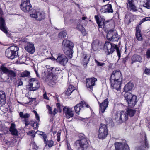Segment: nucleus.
<instances>
[{"label":"nucleus","mask_w":150,"mask_h":150,"mask_svg":"<svg viewBox=\"0 0 150 150\" xmlns=\"http://www.w3.org/2000/svg\"><path fill=\"white\" fill-rule=\"evenodd\" d=\"M10 131L11 132V134L13 135H17L18 131L15 128V125L14 123H11L10 128Z\"/></svg>","instance_id":"473e14b6"},{"label":"nucleus","mask_w":150,"mask_h":150,"mask_svg":"<svg viewBox=\"0 0 150 150\" xmlns=\"http://www.w3.org/2000/svg\"><path fill=\"white\" fill-rule=\"evenodd\" d=\"M108 99H105L102 103L100 104V112L103 113L106 108L108 107Z\"/></svg>","instance_id":"5701e85b"},{"label":"nucleus","mask_w":150,"mask_h":150,"mask_svg":"<svg viewBox=\"0 0 150 150\" xmlns=\"http://www.w3.org/2000/svg\"><path fill=\"white\" fill-rule=\"evenodd\" d=\"M24 48L30 54H33L35 51L34 45L29 42H25Z\"/></svg>","instance_id":"a211bd4d"},{"label":"nucleus","mask_w":150,"mask_h":150,"mask_svg":"<svg viewBox=\"0 0 150 150\" xmlns=\"http://www.w3.org/2000/svg\"><path fill=\"white\" fill-rule=\"evenodd\" d=\"M69 86H71L72 87V88L70 89V90H71V91L73 92L74 90L76 89V88L74 87V86L72 85H70Z\"/></svg>","instance_id":"13d9d810"},{"label":"nucleus","mask_w":150,"mask_h":150,"mask_svg":"<svg viewBox=\"0 0 150 150\" xmlns=\"http://www.w3.org/2000/svg\"><path fill=\"white\" fill-rule=\"evenodd\" d=\"M43 98L44 99H45L47 100H49V98L47 97V95L46 92L45 91V93L43 95Z\"/></svg>","instance_id":"6e6d98bb"},{"label":"nucleus","mask_w":150,"mask_h":150,"mask_svg":"<svg viewBox=\"0 0 150 150\" xmlns=\"http://www.w3.org/2000/svg\"><path fill=\"white\" fill-rule=\"evenodd\" d=\"M10 70L4 65H1L0 67V70L3 73L6 74Z\"/></svg>","instance_id":"e433bc0d"},{"label":"nucleus","mask_w":150,"mask_h":150,"mask_svg":"<svg viewBox=\"0 0 150 150\" xmlns=\"http://www.w3.org/2000/svg\"><path fill=\"white\" fill-rule=\"evenodd\" d=\"M95 62L96 64V65L100 67H103L105 65V63H101L97 61L96 59L95 60Z\"/></svg>","instance_id":"a18cd8bd"},{"label":"nucleus","mask_w":150,"mask_h":150,"mask_svg":"<svg viewBox=\"0 0 150 150\" xmlns=\"http://www.w3.org/2000/svg\"><path fill=\"white\" fill-rule=\"evenodd\" d=\"M63 112L66 117L67 119L72 117L74 116L72 108L69 107L67 106L64 107L63 108Z\"/></svg>","instance_id":"dca6fc26"},{"label":"nucleus","mask_w":150,"mask_h":150,"mask_svg":"<svg viewBox=\"0 0 150 150\" xmlns=\"http://www.w3.org/2000/svg\"><path fill=\"white\" fill-rule=\"evenodd\" d=\"M54 59L56 60L57 62L64 66L68 61V59L65 55L60 54H58L57 59L54 58Z\"/></svg>","instance_id":"ddd939ff"},{"label":"nucleus","mask_w":150,"mask_h":150,"mask_svg":"<svg viewBox=\"0 0 150 150\" xmlns=\"http://www.w3.org/2000/svg\"><path fill=\"white\" fill-rule=\"evenodd\" d=\"M134 1L132 0H128V2L127 4V7L130 10L133 11H137V8L134 4Z\"/></svg>","instance_id":"cd10ccee"},{"label":"nucleus","mask_w":150,"mask_h":150,"mask_svg":"<svg viewBox=\"0 0 150 150\" xmlns=\"http://www.w3.org/2000/svg\"><path fill=\"white\" fill-rule=\"evenodd\" d=\"M75 145L78 147V150H86L89 146L88 140L85 138L77 140Z\"/></svg>","instance_id":"423d86ee"},{"label":"nucleus","mask_w":150,"mask_h":150,"mask_svg":"<svg viewBox=\"0 0 150 150\" xmlns=\"http://www.w3.org/2000/svg\"><path fill=\"white\" fill-rule=\"evenodd\" d=\"M64 53L70 59L72 57L73 51L72 48L65 49L64 50Z\"/></svg>","instance_id":"2f4dec72"},{"label":"nucleus","mask_w":150,"mask_h":150,"mask_svg":"<svg viewBox=\"0 0 150 150\" xmlns=\"http://www.w3.org/2000/svg\"><path fill=\"white\" fill-rule=\"evenodd\" d=\"M0 29L5 33H8L7 28L5 23V20L2 17H0Z\"/></svg>","instance_id":"4be33fe9"},{"label":"nucleus","mask_w":150,"mask_h":150,"mask_svg":"<svg viewBox=\"0 0 150 150\" xmlns=\"http://www.w3.org/2000/svg\"><path fill=\"white\" fill-rule=\"evenodd\" d=\"M62 46L64 49H65L73 48V43L71 41L67 40H64L62 43Z\"/></svg>","instance_id":"393cba45"},{"label":"nucleus","mask_w":150,"mask_h":150,"mask_svg":"<svg viewBox=\"0 0 150 150\" xmlns=\"http://www.w3.org/2000/svg\"><path fill=\"white\" fill-rule=\"evenodd\" d=\"M102 12L103 13H112L113 10L110 4L105 5L102 6Z\"/></svg>","instance_id":"b1692460"},{"label":"nucleus","mask_w":150,"mask_h":150,"mask_svg":"<svg viewBox=\"0 0 150 150\" xmlns=\"http://www.w3.org/2000/svg\"><path fill=\"white\" fill-rule=\"evenodd\" d=\"M104 47L105 52L108 55L112 54L116 50L119 59H120L121 57V52L116 45L112 44L108 41H106L104 45Z\"/></svg>","instance_id":"f257e3e1"},{"label":"nucleus","mask_w":150,"mask_h":150,"mask_svg":"<svg viewBox=\"0 0 150 150\" xmlns=\"http://www.w3.org/2000/svg\"><path fill=\"white\" fill-rule=\"evenodd\" d=\"M111 85L113 88H114L116 90H118L120 89L121 85L122 82L118 81H111Z\"/></svg>","instance_id":"bb28decb"},{"label":"nucleus","mask_w":150,"mask_h":150,"mask_svg":"<svg viewBox=\"0 0 150 150\" xmlns=\"http://www.w3.org/2000/svg\"><path fill=\"white\" fill-rule=\"evenodd\" d=\"M2 14V11L1 8L0 7V16Z\"/></svg>","instance_id":"69168bd1"},{"label":"nucleus","mask_w":150,"mask_h":150,"mask_svg":"<svg viewBox=\"0 0 150 150\" xmlns=\"http://www.w3.org/2000/svg\"><path fill=\"white\" fill-rule=\"evenodd\" d=\"M77 28L81 31L82 33L84 35L86 34V33L85 30L84 29L83 27L80 24L78 25L77 26Z\"/></svg>","instance_id":"58836bf2"},{"label":"nucleus","mask_w":150,"mask_h":150,"mask_svg":"<svg viewBox=\"0 0 150 150\" xmlns=\"http://www.w3.org/2000/svg\"><path fill=\"white\" fill-rule=\"evenodd\" d=\"M55 70L56 71H62V70H61L60 69H59L58 68H56L55 69Z\"/></svg>","instance_id":"e2e57ef3"},{"label":"nucleus","mask_w":150,"mask_h":150,"mask_svg":"<svg viewBox=\"0 0 150 150\" xmlns=\"http://www.w3.org/2000/svg\"><path fill=\"white\" fill-rule=\"evenodd\" d=\"M28 82V89L29 91H35L38 89L40 87L39 81L35 78L30 79Z\"/></svg>","instance_id":"39448f33"},{"label":"nucleus","mask_w":150,"mask_h":150,"mask_svg":"<svg viewBox=\"0 0 150 150\" xmlns=\"http://www.w3.org/2000/svg\"><path fill=\"white\" fill-rule=\"evenodd\" d=\"M85 107L88 108L89 107V106L84 101H82L79 103L77 104L74 107L75 112L77 114L79 115V114L80 111L83 108Z\"/></svg>","instance_id":"9b49d317"},{"label":"nucleus","mask_w":150,"mask_h":150,"mask_svg":"<svg viewBox=\"0 0 150 150\" xmlns=\"http://www.w3.org/2000/svg\"><path fill=\"white\" fill-rule=\"evenodd\" d=\"M126 113L130 117H133L135 114L136 110L132 109H129L127 110Z\"/></svg>","instance_id":"c9c22d12"},{"label":"nucleus","mask_w":150,"mask_h":150,"mask_svg":"<svg viewBox=\"0 0 150 150\" xmlns=\"http://www.w3.org/2000/svg\"><path fill=\"white\" fill-rule=\"evenodd\" d=\"M95 18L99 27L102 28L103 25H105L106 22H105V19L103 18H99L98 15H95Z\"/></svg>","instance_id":"a878e982"},{"label":"nucleus","mask_w":150,"mask_h":150,"mask_svg":"<svg viewBox=\"0 0 150 150\" xmlns=\"http://www.w3.org/2000/svg\"><path fill=\"white\" fill-rule=\"evenodd\" d=\"M101 44L98 40H95L93 41L92 43V48L95 51H98L101 48Z\"/></svg>","instance_id":"aec40b11"},{"label":"nucleus","mask_w":150,"mask_h":150,"mask_svg":"<svg viewBox=\"0 0 150 150\" xmlns=\"http://www.w3.org/2000/svg\"><path fill=\"white\" fill-rule=\"evenodd\" d=\"M115 150H129L128 145L124 142H116L115 143Z\"/></svg>","instance_id":"2eb2a0df"},{"label":"nucleus","mask_w":150,"mask_h":150,"mask_svg":"<svg viewBox=\"0 0 150 150\" xmlns=\"http://www.w3.org/2000/svg\"><path fill=\"white\" fill-rule=\"evenodd\" d=\"M58 112V110L56 108H55L53 110V114L54 115L56 114Z\"/></svg>","instance_id":"680f3d73"},{"label":"nucleus","mask_w":150,"mask_h":150,"mask_svg":"<svg viewBox=\"0 0 150 150\" xmlns=\"http://www.w3.org/2000/svg\"><path fill=\"white\" fill-rule=\"evenodd\" d=\"M133 86V83L130 82H128L125 86L124 91L127 93L129 91H131L132 89Z\"/></svg>","instance_id":"c756f323"},{"label":"nucleus","mask_w":150,"mask_h":150,"mask_svg":"<svg viewBox=\"0 0 150 150\" xmlns=\"http://www.w3.org/2000/svg\"><path fill=\"white\" fill-rule=\"evenodd\" d=\"M142 136V140L140 142L141 146L137 147V150H143L144 148L149 147V145L147 142L146 135L145 132H143Z\"/></svg>","instance_id":"f8f14e48"},{"label":"nucleus","mask_w":150,"mask_h":150,"mask_svg":"<svg viewBox=\"0 0 150 150\" xmlns=\"http://www.w3.org/2000/svg\"><path fill=\"white\" fill-rule=\"evenodd\" d=\"M38 124L37 122H35L33 123V129H36L38 128Z\"/></svg>","instance_id":"de8ad7c7"},{"label":"nucleus","mask_w":150,"mask_h":150,"mask_svg":"<svg viewBox=\"0 0 150 150\" xmlns=\"http://www.w3.org/2000/svg\"><path fill=\"white\" fill-rule=\"evenodd\" d=\"M124 96L129 106L131 107H134L137 102V96L129 93H126Z\"/></svg>","instance_id":"7ed1b4c3"},{"label":"nucleus","mask_w":150,"mask_h":150,"mask_svg":"<svg viewBox=\"0 0 150 150\" xmlns=\"http://www.w3.org/2000/svg\"><path fill=\"white\" fill-rule=\"evenodd\" d=\"M47 108L49 110V113L50 114H52V108L51 107H50L49 105L47 106Z\"/></svg>","instance_id":"4d7b16f0"},{"label":"nucleus","mask_w":150,"mask_h":150,"mask_svg":"<svg viewBox=\"0 0 150 150\" xmlns=\"http://www.w3.org/2000/svg\"><path fill=\"white\" fill-rule=\"evenodd\" d=\"M57 135V140L58 142H59L60 141V132L59 131L58 132Z\"/></svg>","instance_id":"5fc2aeb1"},{"label":"nucleus","mask_w":150,"mask_h":150,"mask_svg":"<svg viewBox=\"0 0 150 150\" xmlns=\"http://www.w3.org/2000/svg\"><path fill=\"white\" fill-rule=\"evenodd\" d=\"M18 48L13 45L7 48L5 51L6 56L8 58L13 59L17 57Z\"/></svg>","instance_id":"f03ea898"},{"label":"nucleus","mask_w":150,"mask_h":150,"mask_svg":"<svg viewBox=\"0 0 150 150\" xmlns=\"http://www.w3.org/2000/svg\"><path fill=\"white\" fill-rule=\"evenodd\" d=\"M67 149L68 150H70L71 149V147H70V145L68 143L67 144Z\"/></svg>","instance_id":"0e129e2a"},{"label":"nucleus","mask_w":150,"mask_h":150,"mask_svg":"<svg viewBox=\"0 0 150 150\" xmlns=\"http://www.w3.org/2000/svg\"><path fill=\"white\" fill-rule=\"evenodd\" d=\"M19 116L22 118H27L29 117L30 115L28 113L24 114L22 112H21L19 113Z\"/></svg>","instance_id":"4c0bfd02"},{"label":"nucleus","mask_w":150,"mask_h":150,"mask_svg":"<svg viewBox=\"0 0 150 150\" xmlns=\"http://www.w3.org/2000/svg\"><path fill=\"white\" fill-rule=\"evenodd\" d=\"M144 73L148 75H150V69L146 68L144 71Z\"/></svg>","instance_id":"3c124183"},{"label":"nucleus","mask_w":150,"mask_h":150,"mask_svg":"<svg viewBox=\"0 0 150 150\" xmlns=\"http://www.w3.org/2000/svg\"><path fill=\"white\" fill-rule=\"evenodd\" d=\"M148 21H150V17H146L142 19L139 22V25H140L144 22Z\"/></svg>","instance_id":"37998d69"},{"label":"nucleus","mask_w":150,"mask_h":150,"mask_svg":"<svg viewBox=\"0 0 150 150\" xmlns=\"http://www.w3.org/2000/svg\"><path fill=\"white\" fill-rule=\"evenodd\" d=\"M17 81L18 82V86H21V85H23V82L21 81V79H18Z\"/></svg>","instance_id":"864d4df0"},{"label":"nucleus","mask_w":150,"mask_h":150,"mask_svg":"<svg viewBox=\"0 0 150 150\" xmlns=\"http://www.w3.org/2000/svg\"><path fill=\"white\" fill-rule=\"evenodd\" d=\"M7 74L8 77L7 80L8 82L11 83L12 81H14L16 79V74L12 70H10Z\"/></svg>","instance_id":"412c9836"},{"label":"nucleus","mask_w":150,"mask_h":150,"mask_svg":"<svg viewBox=\"0 0 150 150\" xmlns=\"http://www.w3.org/2000/svg\"><path fill=\"white\" fill-rule=\"evenodd\" d=\"M108 134V127L107 125L105 124H100L98 130V138L103 139L105 138Z\"/></svg>","instance_id":"20e7f679"},{"label":"nucleus","mask_w":150,"mask_h":150,"mask_svg":"<svg viewBox=\"0 0 150 150\" xmlns=\"http://www.w3.org/2000/svg\"><path fill=\"white\" fill-rule=\"evenodd\" d=\"M30 16L38 21H40L45 18V14L43 12L35 11L33 13L30 15Z\"/></svg>","instance_id":"4468645a"},{"label":"nucleus","mask_w":150,"mask_h":150,"mask_svg":"<svg viewBox=\"0 0 150 150\" xmlns=\"http://www.w3.org/2000/svg\"><path fill=\"white\" fill-rule=\"evenodd\" d=\"M57 77L54 75L52 73H50L47 75L45 79L46 81L49 83L54 85L57 82Z\"/></svg>","instance_id":"f3484780"},{"label":"nucleus","mask_w":150,"mask_h":150,"mask_svg":"<svg viewBox=\"0 0 150 150\" xmlns=\"http://www.w3.org/2000/svg\"><path fill=\"white\" fill-rule=\"evenodd\" d=\"M43 138L44 141L45 142V143H46V142H47V141H46L47 139V137L45 134H43Z\"/></svg>","instance_id":"bf43d9fd"},{"label":"nucleus","mask_w":150,"mask_h":150,"mask_svg":"<svg viewBox=\"0 0 150 150\" xmlns=\"http://www.w3.org/2000/svg\"><path fill=\"white\" fill-rule=\"evenodd\" d=\"M146 55L148 59L150 58V49H148L146 52Z\"/></svg>","instance_id":"8fccbe9b"},{"label":"nucleus","mask_w":150,"mask_h":150,"mask_svg":"<svg viewBox=\"0 0 150 150\" xmlns=\"http://www.w3.org/2000/svg\"><path fill=\"white\" fill-rule=\"evenodd\" d=\"M23 121L25 122L26 126H28L29 125V122L28 119L27 118L23 120Z\"/></svg>","instance_id":"603ef678"},{"label":"nucleus","mask_w":150,"mask_h":150,"mask_svg":"<svg viewBox=\"0 0 150 150\" xmlns=\"http://www.w3.org/2000/svg\"><path fill=\"white\" fill-rule=\"evenodd\" d=\"M67 33L65 31L60 32L58 35L59 38H64L66 37Z\"/></svg>","instance_id":"ea45409f"},{"label":"nucleus","mask_w":150,"mask_h":150,"mask_svg":"<svg viewBox=\"0 0 150 150\" xmlns=\"http://www.w3.org/2000/svg\"><path fill=\"white\" fill-rule=\"evenodd\" d=\"M140 32L141 30L139 28V27L138 26L137 27H136V35L137 39L139 40H141L142 39Z\"/></svg>","instance_id":"f704fd0d"},{"label":"nucleus","mask_w":150,"mask_h":150,"mask_svg":"<svg viewBox=\"0 0 150 150\" xmlns=\"http://www.w3.org/2000/svg\"><path fill=\"white\" fill-rule=\"evenodd\" d=\"M107 38L108 40H112L113 41H117L119 39L118 35L117 32L112 30H111L108 32Z\"/></svg>","instance_id":"6e6552de"},{"label":"nucleus","mask_w":150,"mask_h":150,"mask_svg":"<svg viewBox=\"0 0 150 150\" xmlns=\"http://www.w3.org/2000/svg\"><path fill=\"white\" fill-rule=\"evenodd\" d=\"M6 97L4 91H0V105H3L6 102Z\"/></svg>","instance_id":"7c9ffc66"},{"label":"nucleus","mask_w":150,"mask_h":150,"mask_svg":"<svg viewBox=\"0 0 150 150\" xmlns=\"http://www.w3.org/2000/svg\"><path fill=\"white\" fill-rule=\"evenodd\" d=\"M57 107L58 108H59L60 107V105L59 103H57Z\"/></svg>","instance_id":"338daca9"},{"label":"nucleus","mask_w":150,"mask_h":150,"mask_svg":"<svg viewBox=\"0 0 150 150\" xmlns=\"http://www.w3.org/2000/svg\"><path fill=\"white\" fill-rule=\"evenodd\" d=\"M143 6L147 9H150V1H147L143 4Z\"/></svg>","instance_id":"49530a36"},{"label":"nucleus","mask_w":150,"mask_h":150,"mask_svg":"<svg viewBox=\"0 0 150 150\" xmlns=\"http://www.w3.org/2000/svg\"><path fill=\"white\" fill-rule=\"evenodd\" d=\"M72 87L71 86H69L68 88L65 92V94L67 96H69L70 95L72 92L70 89L72 88Z\"/></svg>","instance_id":"c03bdc74"},{"label":"nucleus","mask_w":150,"mask_h":150,"mask_svg":"<svg viewBox=\"0 0 150 150\" xmlns=\"http://www.w3.org/2000/svg\"><path fill=\"white\" fill-rule=\"evenodd\" d=\"M86 17L85 16L83 17L82 18V19L83 20H85L86 18Z\"/></svg>","instance_id":"774afa93"},{"label":"nucleus","mask_w":150,"mask_h":150,"mask_svg":"<svg viewBox=\"0 0 150 150\" xmlns=\"http://www.w3.org/2000/svg\"><path fill=\"white\" fill-rule=\"evenodd\" d=\"M35 117L36 118L37 120L38 121V122H39L40 120V118H39V116L38 115V114L37 113L35 115Z\"/></svg>","instance_id":"052dcab7"},{"label":"nucleus","mask_w":150,"mask_h":150,"mask_svg":"<svg viewBox=\"0 0 150 150\" xmlns=\"http://www.w3.org/2000/svg\"><path fill=\"white\" fill-rule=\"evenodd\" d=\"M46 145L49 147H51L54 146V142L52 140H49L46 142Z\"/></svg>","instance_id":"79ce46f5"},{"label":"nucleus","mask_w":150,"mask_h":150,"mask_svg":"<svg viewBox=\"0 0 150 150\" xmlns=\"http://www.w3.org/2000/svg\"><path fill=\"white\" fill-rule=\"evenodd\" d=\"M97 81V79L94 77L87 79L86 82L87 88L92 90L93 86L95 85V82Z\"/></svg>","instance_id":"6ab92c4d"},{"label":"nucleus","mask_w":150,"mask_h":150,"mask_svg":"<svg viewBox=\"0 0 150 150\" xmlns=\"http://www.w3.org/2000/svg\"><path fill=\"white\" fill-rule=\"evenodd\" d=\"M128 118V115L126 112L122 111L120 112H117L115 120L117 123H121L127 120Z\"/></svg>","instance_id":"0eeeda50"},{"label":"nucleus","mask_w":150,"mask_h":150,"mask_svg":"<svg viewBox=\"0 0 150 150\" xmlns=\"http://www.w3.org/2000/svg\"><path fill=\"white\" fill-rule=\"evenodd\" d=\"M142 57L139 55L135 54L132 56L131 58L132 63L136 62H141Z\"/></svg>","instance_id":"72a5a7b5"},{"label":"nucleus","mask_w":150,"mask_h":150,"mask_svg":"<svg viewBox=\"0 0 150 150\" xmlns=\"http://www.w3.org/2000/svg\"><path fill=\"white\" fill-rule=\"evenodd\" d=\"M21 76L23 77H29L30 76V72L27 71H25L21 73Z\"/></svg>","instance_id":"a19ab883"},{"label":"nucleus","mask_w":150,"mask_h":150,"mask_svg":"<svg viewBox=\"0 0 150 150\" xmlns=\"http://www.w3.org/2000/svg\"><path fill=\"white\" fill-rule=\"evenodd\" d=\"M32 7L30 0H22L21 5V9L24 12H28Z\"/></svg>","instance_id":"1a4fd4ad"},{"label":"nucleus","mask_w":150,"mask_h":150,"mask_svg":"<svg viewBox=\"0 0 150 150\" xmlns=\"http://www.w3.org/2000/svg\"><path fill=\"white\" fill-rule=\"evenodd\" d=\"M89 57L88 55L85 53H83V56L81 58L82 62L83 65L84 66L87 64L89 61Z\"/></svg>","instance_id":"c85d7f7f"},{"label":"nucleus","mask_w":150,"mask_h":150,"mask_svg":"<svg viewBox=\"0 0 150 150\" xmlns=\"http://www.w3.org/2000/svg\"><path fill=\"white\" fill-rule=\"evenodd\" d=\"M28 134L33 137H34L35 135V132L33 130L29 131Z\"/></svg>","instance_id":"09e8293b"},{"label":"nucleus","mask_w":150,"mask_h":150,"mask_svg":"<svg viewBox=\"0 0 150 150\" xmlns=\"http://www.w3.org/2000/svg\"><path fill=\"white\" fill-rule=\"evenodd\" d=\"M122 76L120 72L119 71H114L111 76L110 80L111 81H117L122 82Z\"/></svg>","instance_id":"9d476101"}]
</instances>
